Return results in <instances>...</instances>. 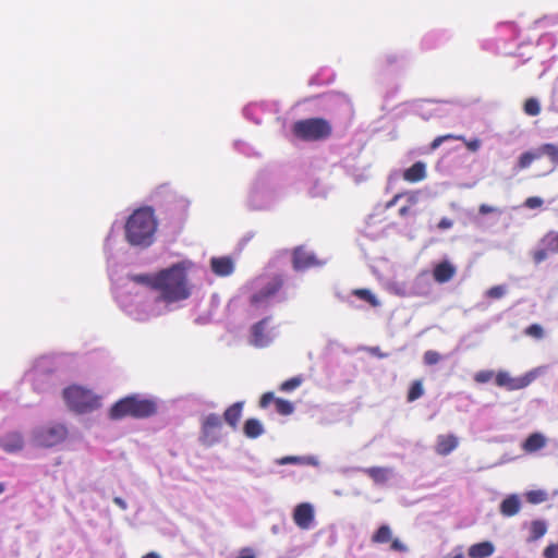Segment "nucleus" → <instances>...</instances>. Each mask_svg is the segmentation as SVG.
Instances as JSON below:
<instances>
[{
	"label": "nucleus",
	"instance_id": "obj_1",
	"mask_svg": "<svg viewBox=\"0 0 558 558\" xmlns=\"http://www.w3.org/2000/svg\"><path fill=\"white\" fill-rule=\"evenodd\" d=\"M110 279L116 302L134 320L145 322L162 314V310L156 308L154 303L150 274L128 271L124 276Z\"/></svg>",
	"mask_w": 558,
	"mask_h": 558
},
{
	"label": "nucleus",
	"instance_id": "obj_2",
	"mask_svg": "<svg viewBox=\"0 0 558 558\" xmlns=\"http://www.w3.org/2000/svg\"><path fill=\"white\" fill-rule=\"evenodd\" d=\"M191 262H179L157 274H150V282L156 308L162 310V314L170 311L169 305L191 295L187 284V269Z\"/></svg>",
	"mask_w": 558,
	"mask_h": 558
},
{
	"label": "nucleus",
	"instance_id": "obj_3",
	"mask_svg": "<svg viewBox=\"0 0 558 558\" xmlns=\"http://www.w3.org/2000/svg\"><path fill=\"white\" fill-rule=\"evenodd\" d=\"M158 220L150 206L135 209L124 225L125 239L129 244H151L157 232Z\"/></svg>",
	"mask_w": 558,
	"mask_h": 558
},
{
	"label": "nucleus",
	"instance_id": "obj_4",
	"mask_svg": "<svg viewBox=\"0 0 558 558\" xmlns=\"http://www.w3.org/2000/svg\"><path fill=\"white\" fill-rule=\"evenodd\" d=\"M110 278L124 276V268L148 264L154 259L149 246H108L106 252Z\"/></svg>",
	"mask_w": 558,
	"mask_h": 558
},
{
	"label": "nucleus",
	"instance_id": "obj_5",
	"mask_svg": "<svg viewBox=\"0 0 558 558\" xmlns=\"http://www.w3.org/2000/svg\"><path fill=\"white\" fill-rule=\"evenodd\" d=\"M157 404L151 399L140 395H131L117 401L110 409L112 420H121L126 416L134 418H147L156 414Z\"/></svg>",
	"mask_w": 558,
	"mask_h": 558
},
{
	"label": "nucleus",
	"instance_id": "obj_6",
	"mask_svg": "<svg viewBox=\"0 0 558 558\" xmlns=\"http://www.w3.org/2000/svg\"><path fill=\"white\" fill-rule=\"evenodd\" d=\"M284 278L282 274H264L255 280L256 292L251 296L253 304L263 302H284L288 294L283 289Z\"/></svg>",
	"mask_w": 558,
	"mask_h": 558
},
{
	"label": "nucleus",
	"instance_id": "obj_7",
	"mask_svg": "<svg viewBox=\"0 0 558 558\" xmlns=\"http://www.w3.org/2000/svg\"><path fill=\"white\" fill-rule=\"evenodd\" d=\"M69 436V428L62 422L51 421L35 426L29 435L34 447L50 449L64 442Z\"/></svg>",
	"mask_w": 558,
	"mask_h": 558
},
{
	"label": "nucleus",
	"instance_id": "obj_8",
	"mask_svg": "<svg viewBox=\"0 0 558 558\" xmlns=\"http://www.w3.org/2000/svg\"><path fill=\"white\" fill-rule=\"evenodd\" d=\"M291 131L303 142H320L331 136L332 125L324 118H308L295 121Z\"/></svg>",
	"mask_w": 558,
	"mask_h": 558
},
{
	"label": "nucleus",
	"instance_id": "obj_9",
	"mask_svg": "<svg viewBox=\"0 0 558 558\" xmlns=\"http://www.w3.org/2000/svg\"><path fill=\"white\" fill-rule=\"evenodd\" d=\"M63 399L71 411L90 413L100 408L99 398L92 390L72 385L63 390Z\"/></svg>",
	"mask_w": 558,
	"mask_h": 558
},
{
	"label": "nucleus",
	"instance_id": "obj_10",
	"mask_svg": "<svg viewBox=\"0 0 558 558\" xmlns=\"http://www.w3.org/2000/svg\"><path fill=\"white\" fill-rule=\"evenodd\" d=\"M26 380L32 384L33 390L38 393L49 392L54 387V373L51 362L40 359L34 367L25 374Z\"/></svg>",
	"mask_w": 558,
	"mask_h": 558
},
{
	"label": "nucleus",
	"instance_id": "obj_11",
	"mask_svg": "<svg viewBox=\"0 0 558 558\" xmlns=\"http://www.w3.org/2000/svg\"><path fill=\"white\" fill-rule=\"evenodd\" d=\"M329 260L328 256L318 257L305 246H295L291 254L292 267L295 271H305L312 268H320Z\"/></svg>",
	"mask_w": 558,
	"mask_h": 558
},
{
	"label": "nucleus",
	"instance_id": "obj_12",
	"mask_svg": "<svg viewBox=\"0 0 558 558\" xmlns=\"http://www.w3.org/2000/svg\"><path fill=\"white\" fill-rule=\"evenodd\" d=\"M222 420L216 413H209L202 420L199 441L211 447L221 439Z\"/></svg>",
	"mask_w": 558,
	"mask_h": 558
},
{
	"label": "nucleus",
	"instance_id": "obj_13",
	"mask_svg": "<svg viewBox=\"0 0 558 558\" xmlns=\"http://www.w3.org/2000/svg\"><path fill=\"white\" fill-rule=\"evenodd\" d=\"M536 377V369H532L519 377H512L507 371H498L495 376V383L498 387L512 391L526 388Z\"/></svg>",
	"mask_w": 558,
	"mask_h": 558
},
{
	"label": "nucleus",
	"instance_id": "obj_14",
	"mask_svg": "<svg viewBox=\"0 0 558 558\" xmlns=\"http://www.w3.org/2000/svg\"><path fill=\"white\" fill-rule=\"evenodd\" d=\"M241 255V250H235L230 255L213 256L209 259L211 271L218 277H229L234 272L235 263Z\"/></svg>",
	"mask_w": 558,
	"mask_h": 558
},
{
	"label": "nucleus",
	"instance_id": "obj_15",
	"mask_svg": "<svg viewBox=\"0 0 558 558\" xmlns=\"http://www.w3.org/2000/svg\"><path fill=\"white\" fill-rule=\"evenodd\" d=\"M293 521L301 530H312L316 526L315 510L312 504H299L293 510Z\"/></svg>",
	"mask_w": 558,
	"mask_h": 558
},
{
	"label": "nucleus",
	"instance_id": "obj_16",
	"mask_svg": "<svg viewBox=\"0 0 558 558\" xmlns=\"http://www.w3.org/2000/svg\"><path fill=\"white\" fill-rule=\"evenodd\" d=\"M24 436L19 430H11L0 436V448L7 453H17L24 449Z\"/></svg>",
	"mask_w": 558,
	"mask_h": 558
},
{
	"label": "nucleus",
	"instance_id": "obj_17",
	"mask_svg": "<svg viewBox=\"0 0 558 558\" xmlns=\"http://www.w3.org/2000/svg\"><path fill=\"white\" fill-rule=\"evenodd\" d=\"M270 323V317H265L262 320L254 324L251 328V343L255 347H266L271 341L270 332L267 331V327Z\"/></svg>",
	"mask_w": 558,
	"mask_h": 558
},
{
	"label": "nucleus",
	"instance_id": "obj_18",
	"mask_svg": "<svg viewBox=\"0 0 558 558\" xmlns=\"http://www.w3.org/2000/svg\"><path fill=\"white\" fill-rule=\"evenodd\" d=\"M434 279L428 271L420 272L411 282V296H427L433 291Z\"/></svg>",
	"mask_w": 558,
	"mask_h": 558
},
{
	"label": "nucleus",
	"instance_id": "obj_19",
	"mask_svg": "<svg viewBox=\"0 0 558 558\" xmlns=\"http://www.w3.org/2000/svg\"><path fill=\"white\" fill-rule=\"evenodd\" d=\"M456 272V266L448 259H444L435 265L432 278L438 283H447L454 277Z\"/></svg>",
	"mask_w": 558,
	"mask_h": 558
},
{
	"label": "nucleus",
	"instance_id": "obj_20",
	"mask_svg": "<svg viewBox=\"0 0 558 558\" xmlns=\"http://www.w3.org/2000/svg\"><path fill=\"white\" fill-rule=\"evenodd\" d=\"M547 441L548 439L544 434L536 432L527 436L522 444V449L526 453H535L536 451L545 448Z\"/></svg>",
	"mask_w": 558,
	"mask_h": 558
},
{
	"label": "nucleus",
	"instance_id": "obj_21",
	"mask_svg": "<svg viewBox=\"0 0 558 558\" xmlns=\"http://www.w3.org/2000/svg\"><path fill=\"white\" fill-rule=\"evenodd\" d=\"M243 407L244 401H238L230 405L223 413V420L234 430L238 428Z\"/></svg>",
	"mask_w": 558,
	"mask_h": 558
},
{
	"label": "nucleus",
	"instance_id": "obj_22",
	"mask_svg": "<svg viewBox=\"0 0 558 558\" xmlns=\"http://www.w3.org/2000/svg\"><path fill=\"white\" fill-rule=\"evenodd\" d=\"M495 553V545L490 541L473 544L468 550L471 558H487Z\"/></svg>",
	"mask_w": 558,
	"mask_h": 558
},
{
	"label": "nucleus",
	"instance_id": "obj_23",
	"mask_svg": "<svg viewBox=\"0 0 558 558\" xmlns=\"http://www.w3.org/2000/svg\"><path fill=\"white\" fill-rule=\"evenodd\" d=\"M418 202V193L408 192L405 195V204L400 207L399 216L402 218H415L417 215L416 205Z\"/></svg>",
	"mask_w": 558,
	"mask_h": 558
},
{
	"label": "nucleus",
	"instance_id": "obj_24",
	"mask_svg": "<svg viewBox=\"0 0 558 558\" xmlns=\"http://www.w3.org/2000/svg\"><path fill=\"white\" fill-rule=\"evenodd\" d=\"M458 438L453 435H439L437 437L436 452L440 456H448L458 447Z\"/></svg>",
	"mask_w": 558,
	"mask_h": 558
},
{
	"label": "nucleus",
	"instance_id": "obj_25",
	"mask_svg": "<svg viewBox=\"0 0 558 558\" xmlns=\"http://www.w3.org/2000/svg\"><path fill=\"white\" fill-rule=\"evenodd\" d=\"M276 464L278 465H287V464H299V465H318V460L314 456H287L277 459Z\"/></svg>",
	"mask_w": 558,
	"mask_h": 558
},
{
	"label": "nucleus",
	"instance_id": "obj_26",
	"mask_svg": "<svg viewBox=\"0 0 558 558\" xmlns=\"http://www.w3.org/2000/svg\"><path fill=\"white\" fill-rule=\"evenodd\" d=\"M521 509V499L517 494L509 495L500 504V513L505 517H512Z\"/></svg>",
	"mask_w": 558,
	"mask_h": 558
},
{
	"label": "nucleus",
	"instance_id": "obj_27",
	"mask_svg": "<svg viewBox=\"0 0 558 558\" xmlns=\"http://www.w3.org/2000/svg\"><path fill=\"white\" fill-rule=\"evenodd\" d=\"M426 177V166L422 161H416L403 172V179L410 183H416Z\"/></svg>",
	"mask_w": 558,
	"mask_h": 558
},
{
	"label": "nucleus",
	"instance_id": "obj_28",
	"mask_svg": "<svg viewBox=\"0 0 558 558\" xmlns=\"http://www.w3.org/2000/svg\"><path fill=\"white\" fill-rule=\"evenodd\" d=\"M243 434L250 439H256L265 434V427L258 418L250 417L243 424Z\"/></svg>",
	"mask_w": 558,
	"mask_h": 558
},
{
	"label": "nucleus",
	"instance_id": "obj_29",
	"mask_svg": "<svg viewBox=\"0 0 558 558\" xmlns=\"http://www.w3.org/2000/svg\"><path fill=\"white\" fill-rule=\"evenodd\" d=\"M362 471L367 474L376 484H385L392 473L390 469L381 466L366 468L362 469Z\"/></svg>",
	"mask_w": 558,
	"mask_h": 558
},
{
	"label": "nucleus",
	"instance_id": "obj_30",
	"mask_svg": "<svg viewBox=\"0 0 558 558\" xmlns=\"http://www.w3.org/2000/svg\"><path fill=\"white\" fill-rule=\"evenodd\" d=\"M547 532V523L544 520H534L531 522L529 542H535L542 538Z\"/></svg>",
	"mask_w": 558,
	"mask_h": 558
},
{
	"label": "nucleus",
	"instance_id": "obj_31",
	"mask_svg": "<svg viewBox=\"0 0 558 558\" xmlns=\"http://www.w3.org/2000/svg\"><path fill=\"white\" fill-rule=\"evenodd\" d=\"M411 284L405 281H391L388 283V290L399 296H411Z\"/></svg>",
	"mask_w": 558,
	"mask_h": 558
},
{
	"label": "nucleus",
	"instance_id": "obj_32",
	"mask_svg": "<svg viewBox=\"0 0 558 558\" xmlns=\"http://www.w3.org/2000/svg\"><path fill=\"white\" fill-rule=\"evenodd\" d=\"M541 158V154H538V150L534 151H525L521 154V156L518 159L517 167L519 170H523L529 168L535 160Z\"/></svg>",
	"mask_w": 558,
	"mask_h": 558
},
{
	"label": "nucleus",
	"instance_id": "obj_33",
	"mask_svg": "<svg viewBox=\"0 0 558 558\" xmlns=\"http://www.w3.org/2000/svg\"><path fill=\"white\" fill-rule=\"evenodd\" d=\"M391 529L389 525L384 524L378 527V530L373 534L372 542L378 544H385L391 541Z\"/></svg>",
	"mask_w": 558,
	"mask_h": 558
},
{
	"label": "nucleus",
	"instance_id": "obj_34",
	"mask_svg": "<svg viewBox=\"0 0 558 558\" xmlns=\"http://www.w3.org/2000/svg\"><path fill=\"white\" fill-rule=\"evenodd\" d=\"M537 150L538 154H541V157L546 155L553 163L558 165V146L556 144H543Z\"/></svg>",
	"mask_w": 558,
	"mask_h": 558
},
{
	"label": "nucleus",
	"instance_id": "obj_35",
	"mask_svg": "<svg viewBox=\"0 0 558 558\" xmlns=\"http://www.w3.org/2000/svg\"><path fill=\"white\" fill-rule=\"evenodd\" d=\"M523 110H524V113L527 116H531V117L538 116L541 112L539 101L534 97L527 98L524 101Z\"/></svg>",
	"mask_w": 558,
	"mask_h": 558
},
{
	"label": "nucleus",
	"instance_id": "obj_36",
	"mask_svg": "<svg viewBox=\"0 0 558 558\" xmlns=\"http://www.w3.org/2000/svg\"><path fill=\"white\" fill-rule=\"evenodd\" d=\"M424 395V388L421 380H414L409 389L407 400L413 402Z\"/></svg>",
	"mask_w": 558,
	"mask_h": 558
},
{
	"label": "nucleus",
	"instance_id": "obj_37",
	"mask_svg": "<svg viewBox=\"0 0 558 558\" xmlns=\"http://www.w3.org/2000/svg\"><path fill=\"white\" fill-rule=\"evenodd\" d=\"M276 410L281 415H291L294 412V404L281 398L276 399Z\"/></svg>",
	"mask_w": 558,
	"mask_h": 558
},
{
	"label": "nucleus",
	"instance_id": "obj_38",
	"mask_svg": "<svg viewBox=\"0 0 558 558\" xmlns=\"http://www.w3.org/2000/svg\"><path fill=\"white\" fill-rule=\"evenodd\" d=\"M450 140L464 141V136L463 135H454V134L439 135L433 140L429 147L432 150H436L444 142L450 141Z\"/></svg>",
	"mask_w": 558,
	"mask_h": 558
},
{
	"label": "nucleus",
	"instance_id": "obj_39",
	"mask_svg": "<svg viewBox=\"0 0 558 558\" xmlns=\"http://www.w3.org/2000/svg\"><path fill=\"white\" fill-rule=\"evenodd\" d=\"M354 294L361 300L368 302L372 306L379 305V301L377 300V298L367 289L355 290Z\"/></svg>",
	"mask_w": 558,
	"mask_h": 558
},
{
	"label": "nucleus",
	"instance_id": "obj_40",
	"mask_svg": "<svg viewBox=\"0 0 558 558\" xmlns=\"http://www.w3.org/2000/svg\"><path fill=\"white\" fill-rule=\"evenodd\" d=\"M302 383H303L302 376H294V377L283 381L280 385V390L283 392H290V391L296 389L298 387H300Z\"/></svg>",
	"mask_w": 558,
	"mask_h": 558
},
{
	"label": "nucleus",
	"instance_id": "obj_41",
	"mask_svg": "<svg viewBox=\"0 0 558 558\" xmlns=\"http://www.w3.org/2000/svg\"><path fill=\"white\" fill-rule=\"evenodd\" d=\"M547 493L545 490H530L526 494V499L529 502L537 505L547 500Z\"/></svg>",
	"mask_w": 558,
	"mask_h": 558
},
{
	"label": "nucleus",
	"instance_id": "obj_42",
	"mask_svg": "<svg viewBox=\"0 0 558 558\" xmlns=\"http://www.w3.org/2000/svg\"><path fill=\"white\" fill-rule=\"evenodd\" d=\"M549 251L558 252V246H547L546 248H541V250L534 251L532 256H533L535 264H539V263L544 262L547 258Z\"/></svg>",
	"mask_w": 558,
	"mask_h": 558
},
{
	"label": "nucleus",
	"instance_id": "obj_43",
	"mask_svg": "<svg viewBox=\"0 0 558 558\" xmlns=\"http://www.w3.org/2000/svg\"><path fill=\"white\" fill-rule=\"evenodd\" d=\"M496 374L492 369L480 371L474 375V380L478 384H486L490 381Z\"/></svg>",
	"mask_w": 558,
	"mask_h": 558
},
{
	"label": "nucleus",
	"instance_id": "obj_44",
	"mask_svg": "<svg viewBox=\"0 0 558 558\" xmlns=\"http://www.w3.org/2000/svg\"><path fill=\"white\" fill-rule=\"evenodd\" d=\"M380 265L386 266L388 265V258L385 256H380L378 258H372L369 262V268L372 269L373 274L379 275L380 272Z\"/></svg>",
	"mask_w": 558,
	"mask_h": 558
},
{
	"label": "nucleus",
	"instance_id": "obj_45",
	"mask_svg": "<svg viewBox=\"0 0 558 558\" xmlns=\"http://www.w3.org/2000/svg\"><path fill=\"white\" fill-rule=\"evenodd\" d=\"M423 360L426 365H435L441 360V355L437 351L428 350L424 353Z\"/></svg>",
	"mask_w": 558,
	"mask_h": 558
},
{
	"label": "nucleus",
	"instance_id": "obj_46",
	"mask_svg": "<svg viewBox=\"0 0 558 558\" xmlns=\"http://www.w3.org/2000/svg\"><path fill=\"white\" fill-rule=\"evenodd\" d=\"M506 291L507 289L505 286H495L486 291V296L490 299H500L506 294Z\"/></svg>",
	"mask_w": 558,
	"mask_h": 558
},
{
	"label": "nucleus",
	"instance_id": "obj_47",
	"mask_svg": "<svg viewBox=\"0 0 558 558\" xmlns=\"http://www.w3.org/2000/svg\"><path fill=\"white\" fill-rule=\"evenodd\" d=\"M544 204V201L538 196H531L527 197L524 202V206L529 209H536L542 207Z\"/></svg>",
	"mask_w": 558,
	"mask_h": 558
},
{
	"label": "nucleus",
	"instance_id": "obj_48",
	"mask_svg": "<svg viewBox=\"0 0 558 558\" xmlns=\"http://www.w3.org/2000/svg\"><path fill=\"white\" fill-rule=\"evenodd\" d=\"M526 333L535 338H542L544 336V329L541 325L533 324L527 327Z\"/></svg>",
	"mask_w": 558,
	"mask_h": 558
},
{
	"label": "nucleus",
	"instance_id": "obj_49",
	"mask_svg": "<svg viewBox=\"0 0 558 558\" xmlns=\"http://www.w3.org/2000/svg\"><path fill=\"white\" fill-rule=\"evenodd\" d=\"M501 214V210L498 207L488 205V204H481L478 207V214L482 216L489 215V214Z\"/></svg>",
	"mask_w": 558,
	"mask_h": 558
},
{
	"label": "nucleus",
	"instance_id": "obj_50",
	"mask_svg": "<svg viewBox=\"0 0 558 558\" xmlns=\"http://www.w3.org/2000/svg\"><path fill=\"white\" fill-rule=\"evenodd\" d=\"M390 549L398 553H407L409 550L408 546L399 538L391 539Z\"/></svg>",
	"mask_w": 558,
	"mask_h": 558
},
{
	"label": "nucleus",
	"instance_id": "obj_51",
	"mask_svg": "<svg viewBox=\"0 0 558 558\" xmlns=\"http://www.w3.org/2000/svg\"><path fill=\"white\" fill-rule=\"evenodd\" d=\"M545 558H558V543L547 546L544 550Z\"/></svg>",
	"mask_w": 558,
	"mask_h": 558
},
{
	"label": "nucleus",
	"instance_id": "obj_52",
	"mask_svg": "<svg viewBox=\"0 0 558 558\" xmlns=\"http://www.w3.org/2000/svg\"><path fill=\"white\" fill-rule=\"evenodd\" d=\"M452 226H453V220L445 217L439 220V222L436 225V228L440 231H445V230L452 228Z\"/></svg>",
	"mask_w": 558,
	"mask_h": 558
},
{
	"label": "nucleus",
	"instance_id": "obj_53",
	"mask_svg": "<svg viewBox=\"0 0 558 558\" xmlns=\"http://www.w3.org/2000/svg\"><path fill=\"white\" fill-rule=\"evenodd\" d=\"M276 399H277V398L274 396V393H272V392H266V393H264V395L262 396L260 401H259V405H260L262 408H266V407H268V404H269L270 402H272V401L276 403Z\"/></svg>",
	"mask_w": 558,
	"mask_h": 558
},
{
	"label": "nucleus",
	"instance_id": "obj_54",
	"mask_svg": "<svg viewBox=\"0 0 558 558\" xmlns=\"http://www.w3.org/2000/svg\"><path fill=\"white\" fill-rule=\"evenodd\" d=\"M462 142L465 144L466 148L471 151H476L481 147V141L478 138H473V140L469 141L464 137V141H462Z\"/></svg>",
	"mask_w": 558,
	"mask_h": 558
},
{
	"label": "nucleus",
	"instance_id": "obj_55",
	"mask_svg": "<svg viewBox=\"0 0 558 558\" xmlns=\"http://www.w3.org/2000/svg\"><path fill=\"white\" fill-rule=\"evenodd\" d=\"M209 304H210L209 315H211L213 311L216 310L220 304V296L217 293L211 294Z\"/></svg>",
	"mask_w": 558,
	"mask_h": 558
},
{
	"label": "nucleus",
	"instance_id": "obj_56",
	"mask_svg": "<svg viewBox=\"0 0 558 558\" xmlns=\"http://www.w3.org/2000/svg\"><path fill=\"white\" fill-rule=\"evenodd\" d=\"M368 352L378 359H384L388 356V353L381 352L379 347H371L368 348Z\"/></svg>",
	"mask_w": 558,
	"mask_h": 558
},
{
	"label": "nucleus",
	"instance_id": "obj_57",
	"mask_svg": "<svg viewBox=\"0 0 558 558\" xmlns=\"http://www.w3.org/2000/svg\"><path fill=\"white\" fill-rule=\"evenodd\" d=\"M407 193H398L396 194L387 204L386 208H390L395 206L401 198H405Z\"/></svg>",
	"mask_w": 558,
	"mask_h": 558
},
{
	"label": "nucleus",
	"instance_id": "obj_58",
	"mask_svg": "<svg viewBox=\"0 0 558 558\" xmlns=\"http://www.w3.org/2000/svg\"><path fill=\"white\" fill-rule=\"evenodd\" d=\"M236 558H256V556L251 548L246 547L240 551Z\"/></svg>",
	"mask_w": 558,
	"mask_h": 558
},
{
	"label": "nucleus",
	"instance_id": "obj_59",
	"mask_svg": "<svg viewBox=\"0 0 558 558\" xmlns=\"http://www.w3.org/2000/svg\"><path fill=\"white\" fill-rule=\"evenodd\" d=\"M113 502H114L118 507H120L122 510H126V508H128V504H126V501H125L123 498H121V497H114V498H113Z\"/></svg>",
	"mask_w": 558,
	"mask_h": 558
},
{
	"label": "nucleus",
	"instance_id": "obj_60",
	"mask_svg": "<svg viewBox=\"0 0 558 558\" xmlns=\"http://www.w3.org/2000/svg\"><path fill=\"white\" fill-rule=\"evenodd\" d=\"M545 241H547L549 244H554V243L558 244V234L557 235L548 234V235H546Z\"/></svg>",
	"mask_w": 558,
	"mask_h": 558
},
{
	"label": "nucleus",
	"instance_id": "obj_61",
	"mask_svg": "<svg viewBox=\"0 0 558 558\" xmlns=\"http://www.w3.org/2000/svg\"><path fill=\"white\" fill-rule=\"evenodd\" d=\"M142 558H161L159 554L155 553V551H150L146 555H144Z\"/></svg>",
	"mask_w": 558,
	"mask_h": 558
},
{
	"label": "nucleus",
	"instance_id": "obj_62",
	"mask_svg": "<svg viewBox=\"0 0 558 558\" xmlns=\"http://www.w3.org/2000/svg\"><path fill=\"white\" fill-rule=\"evenodd\" d=\"M279 531H280L279 525H272V526H271V532H272L274 534H278V533H279Z\"/></svg>",
	"mask_w": 558,
	"mask_h": 558
},
{
	"label": "nucleus",
	"instance_id": "obj_63",
	"mask_svg": "<svg viewBox=\"0 0 558 558\" xmlns=\"http://www.w3.org/2000/svg\"><path fill=\"white\" fill-rule=\"evenodd\" d=\"M5 490V485L0 483V495Z\"/></svg>",
	"mask_w": 558,
	"mask_h": 558
}]
</instances>
